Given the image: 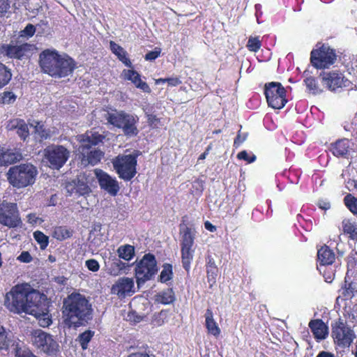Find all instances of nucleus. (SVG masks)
<instances>
[{
	"mask_svg": "<svg viewBox=\"0 0 357 357\" xmlns=\"http://www.w3.org/2000/svg\"><path fill=\"white\" fill-rule=\"evenodd\" d=\"M4 306L14 314L33 315L41 321L40 325L43 327L49 326L52 322L47 296L28 283L17 284L12 287L5 295Z\"/></svg>",
	"mask_w": 357,
	"mask_h": 357,
	"instance_id": "obj_1",
	"label": "nucleus"
},
{
	"mask_svg": "<svg viewBox=\"0 0 357 357\" xmlns=\"http://www.w3.org/2000/svg\"><path fill=\"white\" fill-rule=\"evenodd\" d=\"M61 312L67 326L78 328L92 319L93 308L84 295L73 292L63 299Z\"/></svg>",
	"mask_w": 357,
	"mask_h": 357,
	"instance_id": "obj_2",
	"label": "nucleus"
},
{
	"mask_svg": "<svg viewBox=\"0 0 357 357\" xmlns=\"http://www.w3.org/2000/svg\"><path fill=\"white\" fill-rule=\"evenodd\" d=\"M39 65L42 71L52 77H66L77 68L73 59L67 54L61 55L55 50L47 49L39 55Z\"/></svg>",
	"mask_w": 357,
	"mask_h": 357,
	"instance_id": "obj_3",
	"label": "nucleus"
},
{
	"mask_svg": "<svg viewBox=\"0 0 357 357\" xmlns=\"http://www.w3.org/2000/svg\"><path fill=\"white\" fill-rule=\"evenodd\" d=\"M188 220L187 215L182 217L181 222L179 225V234L182 266L188 273L195 255L194 244L196 231L195 228L186 225L185 222Z\"/></svg>",
	"mask_w": 357,
	"mask_h": 357,
	"instance_id": "obj_4",
	"label": "nucleus"
},
{
	"mask_svg": "<svg viewBox=\"0 0 357 357\" xmlns=\"http://www.w3.org/2000/svg\"><path fill=\"white\" fill-rule=\"evenodd\" d=\"M37 174L38 171L34 165L24 163L10 167L6 176L9 183L20 189L33 185Z\"/></svg>",
	"mask_w": 357,
	"mask_h": 357,
	"instance_id": "obj_5",
	"label": "nucleus"
},
{
	"mask_svg": "<svg viewBox=\"0 0 357 357\" xmlns=\"http://www.w3.org/2000/svg\"><path fill=\"white\" fill-rule=\"evenodd\" d=\"M105 119L107 123L121 129L126 137H135L139 133V118L137 115L127 113L123 110L114 109L112 112H107L105 114Z\"/></svg>",
	"mask_w": 357,
	"mask_h": 357,
	"instance_id": "obj_6",
	"label": "nucleus"
},
{
	"mask_svg": "<svg viewBox=\"0 0 357 357\" xmlns=\"http://www.w3.org/2000/svg\"><path fill=\"white\" fill-rule=\"evenodd\" d=\"M158 272L157 261L153 254H145L136 264L135 275L138 287L151 280Z\"/></svg>",
	"mask_w": 357,
	"mask_h": 357,
	"instance_id": "obj_7",
	"label": "nucleus"
},
{
	"mask_svg": "<svg viewBox=\"0 0 357 357\" xmlns=\"http://www.w3.org/2000/svg\"><path fill=\"white\" fill-rule=\"evenodd\" d=\"M137 155H119L112 160L114 169L119 177L126 181H130L137 174Z\"/></svg>",
	"mask_w": 357,
	"mask_h": 357,
	"instance_id": "obj_8",
	"label": "nucleus"
},
{
	"mask_svg": "<svg viewBox=\"0 0 357 357\" xmlns=\"http://www.w3.org/2000/svg\"><path fill=\"white\" fill-rule=\"evenodd\" d=\"M287 91L280 82H271L265 84L264 94L269 107L273 109H282L288 102Z\"/></svg>",
	"mask_w": 357,
	"mask_h": 357,
	"instance_id": "obj_9",
	"label": "nucleus"
},
{
	"mask_svg": "<svg viewBox=\"0 0 357 357\" xmlns=\"http://www.w3.org/2000/svg\"><path fill=\"white\" fill-rule=\"evenodd\" d=\"M69 156L70 151L62 145L52 144L44 149V160L53 169H60Z\"/></svg>",
	"mask_w": 357,
	"mask_h": 357,
	"instance_id": "obj_10",
	"label": "nucleus"
},
{
	"mask_svg": "<svg viewBox=\"0 0 357 357\" xmlns=\"http://www.w3.org/2000/svg\"><path fill=\"white\" fill-rule=\"evenodd\" d=\"M33 346L47 355H55L59 351V344L52 336L40 329L34 330L31 333Z\"/></svg>",
	"mask_w": 357,
	"mask_h": 357,
	"instance_id": "obj_11",
	"label": "nucleus"
},
{
	"mask_svg": "<svg viewBox=\"0 0 357 357\" xmlns=\"http://www.w3.org/2000/svg\"><path fill=\"white\" fill-rule=\"evenodd\" d=\"M21 223L17 204L6 200L0 202V224L9 228H15Z\"/></svg>",
	"mask_w": 357,
	"mask_h": 357,
	"instance_id": "obj_12",
	"label": "nucleus"
},
{
	"mask_svg": "<svg viewBox=\"0 0 357 357\" xmlns=\"http://www.w3.org/2000/svg\"><path fill=\"white\" fill-rule=\"evenodd\" d=\"M334 342L341 347H348L355 338V333L342 319L335 322L332 328Z\"/></svg>",
	"mask_w": 357,
	"mask_h": 357,
	"instance_id": "obj_13",
	"label": "nucleus"
},
{
	"mask_svg": "<svg viewBox=\"0 0 357 357\" xmlns=\"http://www.w3.org/2000/svg\"><path fill=\"white\" fill-rule=\"evenodd\" d=\"M310 60L315 68H325L334 63L336 54L330 47L323 45L319 50L312 51Z\"/></svg>",
	"mask_w": 357,
	"mask_h": 357,
	"instance_id": "obj_14",
	"label": "nucleus"
},
{
	"mask_svg": "<svg viewBox=\"0 0 357 357\" xmlns=\"http://www.w3.org/2000/svg\"><path fill=\"white\" fill-rule=\"evenodd\" d=\"M105 139V135L100 134L98 132H93L91 130L86 131L84 134L80 135L78 139L80 143L78 149L80 155L86 154V152L90 150L92 146L102 143Z\"/></svg>",
	"mask_w": 357,
	"mask_h": 357,
	"instance_id": "obj_15",
	"label": "nucleus"
},
{
	"mask_svg": "<svg viewBox=\"0 0 357 357\" xmlns=\"http://www.w3.org/2000/svg\"><path fill=\"white\" fill-rule=\"evenodd\" d=\"M111 291L119 298L131 296L135 292L133 278L123 277L119 278L112 285Z\"/></svg>",
	"mask_w": 357,
	"mask_h": 357,
	"instance_id": "obj_16",
	"label": "nucleus"
},
{
	"mask_svg": "<svg viewBox=\"0 0 357 357\" xmlns=\"http://www.w3.org/2000/svg\"><path fill=\"white\" fill-rule=\"evenodd\" d=\"M94 173L102 189L107 191L113 196L118 193L119 186L115 179L112 178L107 173L100 169H96Z\"/></svg>",
	"mask_w": 357,
	"mask_h": 357,
	"instance_id": "obj_17",
	"label": "nucleus"
},
{
	"mask_svg": "<svg viewBox=\"0 0 357 357\" xmlns=\"http://www.w3.org/2000/svg\"><path fill=\"white\" fill-rule=\"evenodd\" d=\"M29 50H30V45L28 43L20 45L2 44L0 46V54L10 59H22Z\"/></svg>",
	"mask_w": 357,
	"mask_h": 357,
	"instance_id": "obj_18",
	"label": "nucleus"
},
{
	"mask_svg": "<svg viewBox=\"0 0 357 357\" xmlns=\"http://www.w3.org/2000/svg\"><path fill=\"white\" fill-rule=\"evenodd\" d=\"M22 159V154L15 149L0 146V167H7Z\"/></svg>",
	"mask_w": 357,
	"mask_h": 357,
	"instance_id": "obj_19",
	"label": "nucleus"
},
{
	"mask_svg": "<svg viewBox=\"0 0 357 357\" xmlns=\"http://www.w3.org/2000/svg\"><path fill=\"white\" fill-rule=\"evenodd\" d=\"M7 128L10 130H16V132L24 142L29 137V130L28 125L24 119H10L7 124Z\"/></svg>",
	"mask_w": 357,
	"mask_h": 357,
	"instance_id": "obj_20",
	"label": "nucleus"
},
{
	"mask_svg": "<svg viewBox=\"0 0 357 357\" xmlns=\"http://www.w3.org/2000/svg\"><path fill=\"white\" fill-rule=\"evenodd\" d=\"M309 327L317 340H324L328 335V328L321 319L311 320Z\"/></svg>",
	"mask_w": 357,
	"mask_h": 357,
	"instance_id": "obj_21",
	"label": "nucleus"
},
{
	"mask_svg": "<svg viewBox=\"0 0 357 357\" xmlns=\"http://www.w3.org/2000/svg\"><path fill=\"white\" fill-rule=\"evenodd\" d=\"M84 175H79L73 182L74 185L70 189L68 188V191L70 194H76L78 196H84L89 195L91 192V188L89 186L87 181H86Z\"/></svg>",
	"mask_w": 357,
	"mask_h": 357,
	"instance_id": "obj_22",
	"label": "nucleus"
},
{
	"mask_svg": "<svg viewBox=\"0 0 357 357\" xmlns=\"http://www.w3.org/2000/svg\"><path fill=\"white\" fill-rule=\"evenodd\" d=\"M322 81L328 89L333 91L342 86L344 77L341 73L333 72L324 75Z\"/></svg>",
	"mask_w": 357,
	"mask_h": 357,
	"instance_id": "obj_23",
	"label": "nucleus"
},
{
	"mask_svg": "<svg viewBox=\"0 0 357 357\" xmlns=\"http://www.w3.org/2000/svg\"><path fill=\"white\" fill-rule=\"evenodd\" d=\"M205 319V326L207 329L208 333L215 336V337H219L221 331L213 319V313L211 309L208 308L206 310Z\"/></svg>",
	"mask_w": 357,
	"mask_h": 357,
	"instance_id": "obj_24",
	"label": "nucleus"
},
{
	"mask_svg": "<svg viewBox=\"0 0 357 357\" xmlns=\"http://www.w3.org/2000/svg\"><path fill=\"white\" fill-rule=\"evenodd\" d=\"M109 47L112 52L116 56L120 61L127 67H132V62L128 56L127 52L121 45L111 40Z\"/></svg>",
	"mask_w": 357,
	"mask_h": 357,
	"instance_id": "obj_25",
	"label": "nucleus"
},
{
	"mask_svg": "<svg viewBox=\"0 0 357 357\" xmlns=\"http://www.w3.org/2000/svg\"><path fill=\"white\" fill-rule=\"evenodd\" d=\"M82 155V163L83 165H96L100 162L104 155V153L99 149H94L92 151H87L86 154Z\"/></svg>",
	"mask_w": 357,
	"mask_h": 357,
	"instance_id": "obj_26",
	"label": "nucleus"
},
{
	"mask_svg": "<svg viewBox=\"0 0 357 357\" xmlns=\"http://www.w3.org/2000/svg\"><path fill=\"white\" fill-rule=\"evenodd\" d=\"M176 300L175 293L172 288H167L157 293L154 296L155 303L162 305H169Z\"/></svg>",
	"mask_w": 357,
	"mask_h": 357,
	"instance_id": "obj_27",
	"label": "nucleus"
},
{
	"mask_svg": "<svg viewBox=\"0 0 357 357\" xmlns=\"http://www.w3.org/2000/svg\"><path fill=\"white\" fill-rule=\"evenodd\" d=\"M73 234V230L66 226H55L52 231V236L59 241L70 238Z\"/></svg>",
	"mask_w": 357,
	"mask_h": 357,
	"instance_id": "obj_28",
	"label": "nucleus"
},
{
	"mask_svg": "<svg viewBox=\"0 0 357 357\" xmlns=\"http://www.w3.org/2000/svg\"><path fill=\"white\" fill-rule=\"evenodd\" d=\"M318 260L321 265L332 264L335 260V254L328 247H322L317 252Z\"/></svg>",
	"mask_w": 357,
	"mask_h": 357,
	"instance_id": "obj_29",
	"label": "nucleus"
},
{
	"mask_svg": "<svg viewBox=\"0 0 357 357\" xmlns=\"http://www.w3.org/2000/svg\"><path fill=\"white\" fill-rule=\"evenodd\" d=\"M206 260V277L209 283H215L218 275V269L215 265V261L211 256H208Z\"/></svg>",
	"mask_w": 357,
	"mask_h": 357,
	"instance_id": "obj_30",
	"label": "nucleus"
},
{
	"mask_svg": "<svg viewBox=\"0 0 357 357\" xmlns=\"http://www.w3.org/2000/svg\"><path fill=\"white\" fill-rule=\"evenodd\" d=\"M349 142L346 139L337 141L331 146V151L336 156H344L349 151Z\"/></svg>",
	"mask_w": 357,
	"mask_h": 357,
	"instance_id": "obj_31",
	"label": "nucleus"
},
{
	"mask_svg": "<svg viewBox=\"0 0 357 357\" xmlns=\"http://www.w3.org/2000/svg\"><path fill=\"white\" fill-rule=\"evenodd\" d=\"M11 70L0 62V89L6 86L12 78Z\"/></svg>",
	"mask_w": 357,
	"mask_h": 357,
	"instance_id": "obj_32",
	"label": "nucleus"
},
{
	"mask_svg": "<svg viewBox=\"0 0 357 357\" xmlns=\"http://www.w3.org/2000/svg\"><path fill=\"white\" fill-rule=\"evenodd\" d=\"M117 253L120 258L130 261L135 256V247L129 244L121 245L118 248Z\"/></svg>",
	"mask_w": 357,
	"mask_h": 357,
	"instance_id": "obj_33",
	"label": "nucleus"
},
{
	"mask_svg": "<svg viewBox=\"0 0 357 357\" xmlns=\"http://www.w3.org/2000/svg\"><path fill=\"white\" fill-rule=\"evenodd\" d=\"M173 267L171 264L165 263L162 265V270L159 275L158 281L167 283L173 278Z\"/></svg>",
	"mask_w": 357,
	"mask_h": 357,
	"instance_id": "obj_34",
	"label": "nucleus"
},
{
	"mask_svg": "<svg viewBox=\"0 0 357 357\" xmlns=\"http://www.w3.org/2000/svg\"><path fill=\"white\" fill-rule=\"evenodd\" d=\"M342 228L344 233L349 234V237L354 240L357 239V224L349 220H344Z\"/></svg>",
	"mask_w": 357,
	"mask_h": 357,
	"instance_id": "obj_35",
	"label": "nucleus"
},
{
	"mask_svg": "<svg viewBox=\"0 0 357 357\" xmlns=\"http://www.w3.org/2000/svg\"><path fill=\"white\" fill-rule=\"evenodd\" d=\"M94 333L93 331L86 330L79 335L77 340L83 350L88 348V344L94 336Z\"/></svg>",
	"mask_w": 357,
	"mask_h": 357,
	"instance_id": "obj_36",
	"label": "nucleus"
},
{
	"mask_svg": "<svg viewBox=\"0 0 357 357\" xmlns=\"http://www.w3.org/2000/svg\"><path fill=\"white\" fill-rule=\"evenodd\" d=\"M33 238L39 244L41 250L47 248L49 244V237L40 231H36L33 232Z\"/></svg>",
	"mask_w": 357,
	"mask_h": 357,
	"instance_id": "obj_37",
	"label": "nucleus"
},
{
	"mask_svg": "<svg viewBox=\"0 0 357 357\" xmlns=\"http://www.w3.org/2000/svg\"><path fill=\"white\" fill-rule=\"evenodd\" d=\"M10 345V340L6 328L0 324V351L8 350Z\"/></svg>",
	"mask_w": 357,
	"mask_h": 357,
	"instance_id": "obj_38",
	"label": "nucleus"
},
{
	"mask_svg": "<svg viewBox=\"0 0 357 357\" xmlns=\"http://www.w3.org/2000/svg\"><path fill=\"white\" fill-rule=\"evenodd\" d=\"M344 202L349 211L352 213L357 215V198H356L351 194H348L345 196Z\"/></svg>",
	"mask_w": 357,
	"mask_h": 357,
	"instance_id": "obj_39",
	"label": "nucleus"
},
{
	"mask_svg": "<svg viewBox=\"0 0 357 357\" xmlns=\"http://www.w3.org/2000/svg\"><path fill=\"white\" fill-rule=\"evenodd\" d=\"M246 46L250 52H257L261 47V41L259 37H250Z\"/></svg>",
	"mask_w": 357,
	"mask_h": 357,
	"instance_id": "obj_40",
	"label": "nucleus"
},
{
	"mask_svg": "<svg viewBox=\"0 0 357 357\" xmlns=\"http://www.w3.org/2000/svg\"><path fill=\"white\" fill-rule=\"evenodd\" d=\"M132 83L135 86L136 88L142 90L145 93H150L151 92L150 86L146 82L141 79V75L139 73L137 75V77L135 79V80L132 81Z\"/></svg>",
	"mask_w": 357,
	"mask_h": 357,
	"instance_id": "obj_41",
	"label": "nucleus"
},
{
	"mask_svg": "<svg viewBox=\"0 0 357 357\" xmlns=\"http://www.w3.org/2000/svg\"><path fill=\"white\" fill-rule=\"evenodd\" d=\"M35 131L38 133L40 139H47L50 137V132L48 130H46L44 127L43 124H40V122H37L36 126H35Z\"/></svg>",
	"mask_w": 357,
	"mask_h": 357,
	"instance_id": "obj_42",
	"label": "nucleus"
},
{
	"mask_svg": "<svg viewBox=\"0 0 357 357\" xmlns=\"http://www.w3.org/2000/svg\"><path fill=\"white\" fill-rule=\"evenodd\" d=\"M237 158L238 160H243L246 161L248 163H252L257 160V157L253 153H248L245 150L240 151L237 154Z\"/></svg>",
	"mask_w": 357,
	"mask_h": 357,
	"instance_id": "obj_43",
	"label": "nucleus"
},
{
	"mask_svg": "<svg viewBox=\"0 0 357 357\" xmlns=\"http://www.w3.org/2000/svg\"><path fill=\"white\" fill-rule=\"evenodd\" d=\"M305 84L312 93H318L321 91L317 85L316 81L313 77H307L305 79Z\"/></svg>",
	"mask_w": 357,
	"mask_h": 357,
	"instance_id": "obj_44",
	"label": "nucleus"
},
{
	"mask_svg": "<svg viewBox=\"0 0 357 357\" xmlns=\"http://www.w3.org/2000/svg\"><path fill=\"white\" fill-rule=\"evenodd\" d=\"M147 123L149 126L153 128H158V126L160 123V119L158 118L156 115L153 114H146Z\"/></svg>",
	"mask_w": 357,
	"mask_h": 357,
	"instance_id": "obj_45",
	"label": "nucleus"
},
{
	"mask_svg": "<svg viewBox=\"0 0 357 357\" xmlns=\"http://www.w3.org/2000/svg\"><path fill=\"white\" fill-rule=\"evenodd\" d=\"M85 266L86 268L92 271L97 272L100 269V264L96 259H90L86 261Z\"/></svg>",
	"mask_w": 357,
	"mask_h": 357,
	"instance_id": "obj_46",
	"label": "nucleus"
},
{
	"mask_svg": "<svg viewBox=\"0 0 357 357\" xmlns=\"http://www.w3.org/2000/svg\"><path fill=\"white\" fill-rule=\"evenodd\" d=\"M16 98L12 91H5L2 95V101L5 104H10L15 101Z\"/></svg>",
	"mask_w": 357,
	"mask_h": 357,
	"instance_id": "obj_47",
	"label": "nucleus"
},
{
	"mask_svg": "<svg viewBox=\"0 0 357 357\" xmlns=\"http://www.w3.org/2000/svg\"><path fill=\"white\" fill-rule=\"evenodd\" d=\"M10 8L9 0H0V17H4Z\"/></svg>",
	"mask_w": 357,
	"mask_h": 357,
	"instance_id": "obj_48",
	"label": "nucleus"
},
{
	"mask_svg": "<svg viewBox=\"0 0 357 357\" xmlns=\"http://www.w3.org/2000/svg\"><path fill=\"white\" fill-rule=\"evenodd\" d=\"M36 32V27L32 24H28L21 31L22 36L32 37Z\"/></svg>",
	"mask_w": 357,
	"mask_h": 357,
	"instance_id": "obj_49",
	"label": "nucleus"
},
{
	"mask_svg": "<svg viewBox=\"0 0 357 357\" xmlns=\"http://www.w3.org/2000/svg\"><path fill=\"white\" fill-rule=\"evenodd\" d=\"M125 79L132 82L133 80L137 77V75H138V72L133 69L124 70L123 71Z\"/></svg>",
	"mask_w": 357,
	"mask_h": 357,
	"instance_id": "obj_50",
	"label": "nucleus"
},
{
	"mask_svg": "<svg viewBox=\"0 0 357 357\" xmlns=\"http://www.w3.org/2000/svg\"><path fill=\"white\" fill-rule=\"evenodd\" d=\"M247 134H244L243 136L241 135V130L238 131L237 136L234 139V146L237 149L240 146V145L245 141L247 138Z\"/></svg>",
	"mask_w": 357,
	"mask_h": 357,
	"instance_id": "obj_51",
	"label": "nucleus"
},
{
	"mask_svg": "<svg viewBox=\"0 0 357 357\" xmlns=\"http://www.w3.org/2000/svg\"><path fill=\"white\" fill-rule=\"evenodd\" d=\"M32 257L27 251H23L17 257V259L22 262L29 263L32 261Z\"/></svg>",
	"mask_w": 357,
	"mask_h": 357,
	"instance_id": "obj_52",
	"label": "nucleus"
},
{
	"mask_svg": "<svg viewBox=\"0 0 357 357\" xmlns=\"http://www.w3.org/2000/svg\"><path fill=\"white\" fill-rule=\"evenodd\" d=\"M160 50L149 51V52H147L145 54L144 59L146 61H153V60H155V59H157L160 56Z\"/></svg>",
	"mask_w": 357,
	"mask_h": 357,
	"instance_id": "obj_53",
	"label": "nucleus"
},
{
	"mask_svg": "<svg viewBox=\"0 0 357 357\" xmlns=\"http://www.w3.org/2000/svg\"><path fill=\"white\" fill-rule=\"evenodd\" d=\"M167 83L172 86H176L181 84V81L178 77H168L167 78Z\"/></svg>",
	"mask_w": 357,
	"mask_h": 357,
	"instance_id": "obj_54",
	"label": "nucleus"
},
{
	"mask_svg": "<svg viewBox=\"0 0 357 357\" xmlns=\"http://www.w3.org/2000/svg\"><path fill=\"white\" fill-rule=\"evenodd\" d=\"M354 291H355V287H353L352 284H349V287L345 290L344 295L351 298L354 296Z\"/></svg>",
	"mask_w": 357,
	"mask_h": 357,
	"instance_id": "obj_55",
	"label": "nucleus"
},
{
	"mask_svg": "<svg viewBox=\"0 0 357 357\" xmlns=\"http://www.w3.org/2000/svg\"><path fill=\"white\" fill-rule=\"evenodd\" d=\"M318 206L320 208L325 211L331 208L330 202L324 200H319L318 202Z\"/></svg>",
	"mask_w": 357,
	"mask_h": 357,
	"instance_id": "obj_56",
	"label": "nucleus"
},
{
	"mask_svg": "<svg viewBox=\"0 0 357 357\" xmlns=\"http://www.w3.org/2000/svg\"><path fill=\"white\" fill-rule=\"evenodd\" d=\"M205 228L211 232H215L216 231V227L213 224H211L209 221H206L204 222Z\"/></svg>",
	"mask_w": 357,
	"mask_h": 357,
	"instance_id": "obj_57",
	"label": "nucleus"
},
{
	"mask_svg": "<svg viewBox=\"0 0 357 357\" xmlns=\"http://www.w3.org/2000/svg\"><path fill=\"white\" fill-rule=\"evenodd\" d=\"M211 149H212L211 144L208 145L207 146V148L206 149L205 151L199 155L198 160H204Z\"/></svg>",
	"mask_w": 357,
	"mask_h": 357,
	"instance_id": "obj_58",
	"label": "nucleus"
},
{
	"mask_svg": "<svg viewBox=\"0 0 357 357\" xmlns=\"http://www.w3.org/2000/svg\"><path fill=\"white\" fill-rule=\"evenodd\" d=\"M128 357H150L147 354L145 353H140V352H136V353H132L130 354Z\"/></svg>",
	"mask_w": 357,
	"mask_h": 357,
	"instance_id": "obj_59",
	"label": "nucleus"
},
{
	"mask_svg": "<svg viewBox=\"0 0 357 357\" xmlns=\"http://www.w3.org/2000/svg\"><path fill=\"white\" fill-rule=\"evenodd\" d=\"M317 357H335L334 355L326 351H321Z\"/></svg>",
	"mask_w": 357,
	"mask_h": 357,
	"instance_id": "obj_60",
	"label": "nucleus"
},
{
	"mask_svg": "<svg viewBox=\"0 0 357 357\" xmlns=\"http://www.w3.org/2000/svg\"><path fill=\"white\" fill-rule=\"evenodd\" d=\"M167 82V78H159L155 79V84H165Z\"/></svg>",
	"mask_w": 357,
	"mask_h": 357,
	"instance_id": "obj_61",
	"label": "nucleus"
},
{
	"mask_svg": "<svg viewBox=\"0 0 357 357\" xmlns=\"http://www.w3.org/2000/svg\"><path fill=\"white\" fill-rule=\"evenodd\" d=\"M221 132H222V130L220 129H218V130H213V133L217 135V134L220 133Z\"/></svg>",
	"mask_w": 357,
	"mask_h": 357,
	"instance_id": "obj_62",
	"label": "nucleus"
},
{
	"mask_svg": "<svg viewBox=\"0 0 357 357\" xmlns=\"http://www.w3.org/2000/svg\"><path fill=\"white\" fill-rule=\"evenodd\" d=\"M49 259L51 261H55V259L54 257H52L51 255L49 257Z\"/></svg>",
	"mask_w": 357,
	"mask_h": 357,
	"instance_id": "obj_63",
	"label": "nucleus"
},
{
	"mask_svg": "<svg viewBox=\"0 0 357 357\" xmlns=\"http://www.w3.org/2000/svg\"><path fill=\"white\" fill-rule=\"evenodd\" d=\"M2 266V259H1V253L0 252V268Z\"/></svg>",
	"mask_w": 357,
	"mask_h": 357,
	"instance_id": "obj_64",
	"label": "nucleus"
}]
</instances>
